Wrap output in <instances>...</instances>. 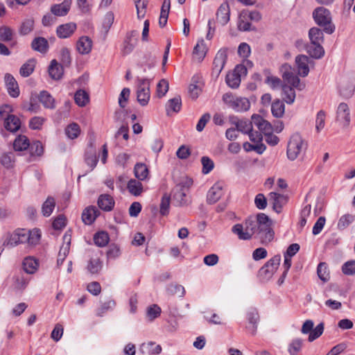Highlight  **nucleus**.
<instances>
[{"label":"nucleus","instance_id":"59","mask_svg":"<svg viewBox=\"0 0 355 355\" xmlns=\"http://www.w3.org/2000/svg\"><path fill=\"white\" fill-rule=\"evenodd\" d=\"M201 163L202 165V172L203 174H208L214 167V162L207 156H203L201 158Z\"/></svg>","mask_w":355,"mask_h":355},{"label":"nucleus","instance_id":"48","mask_svg":"<svg viewBox=\"0 0 355 355\" xmlns=\"http://www.w3.org/2000/svg\"><path fill=\"white\" fill-rule=\"evenodd\" d=\"M109 240V235L105 232H98L94 236V243L98 247L105 246L108 243Z\"/></svg>","mask_w":355,"mask_h":355},{"label":"nucleus","instance_id":"62","mask_svg":"<svg viewBox=\"0 0 355 355\" xmlns=\"http://www.w3.org/2000/svg\"><path fill=\"white\" fill-rule=\"evenodd\" d=\"M324 331V324L320 322L318 324L315 329H313L309 336V341L313 342L315 339L318 338Z\"/></svg>","mask_w":355,"mask_h":355},{"label":"nucleus","instance_id":"64","mask_svg":"<svg viewBox=\"0 0 355 355\" xmlns=\"http://www.w3.org/2000/svg\"><path fill=\"white\" fill-rule=\"evenodd\" d=\"M342 272L345 275H355V261L350 260L345 262L342 266Z\"/></svg>","mask_w":355,"mask_h":355},{"label":"nucleus","instance_id":"1","mask_svg":"<svg viewBox=\"0 0 355 355\" xmlns=\"http://www.w3.org/2000/svg\"><path fill=\"white\" fill-rule=\"evenodd\" d=\"M232 231L240 240H250L254 237L263 244L271 242L275 234L271 227V221L263 213L250 216L242 223L234 225Z\"/></svg>","mask_w":355,"mask_h":355},{"label":"nucleus","instance_id":"55","mask_svg":"<svg viewBox=\"0 0 355 355\" xmlns=\"http://www.w3.org/2000/svg\"><path fill=\"white\" fill-rule=\"evenodd\" d=\"M116 305V302L113 300H108L103 302L101 307L98 309L96 311V315L99 317L103 316V315L109 310H112Z\"/></svg>","mask_w":355,"mask_h":355},{"label":"nucleus","instance_id":"8","mask_svg":"<svg viewBox=\"0 0 355 355\" xmlns=\"http://www.w3.org/2000/svg\"><path fill=\"white\" fill-rule=\"evenodd\" d=\"M281 261V256L277 254L268 260L260 269L259 274L266 279L270 278L275 272Z\"/></svg>","mask_w":355,"mask_h":355},{"label":"nucleus","instance_id":"56","mask_svg":"<svg viewBox=\"0 0 355 355\" xmlns=\"http://www.w3.org/2000/svg\"><path fill=\"white\" fill-rule=\"evenodd\" d=\"M30 153L34 156H41L43 154L44 148L40 141H35L29 146Z\"/></svg>","mask_w":355,"mask_h":355},{"label":"nucleus","instance_id":"31","mask_svg":"<svg viewBox=\"0 0 355 355\" xmlns=\"http://www.w3.org/2000/svg\"><path fill=\"white\" fill-rule=\"evenodd\" d=\"M103 268V262L98 257L91 258L87 263V271L92 274H98Z\"/></svg>","mask_w":355,"mask_h":355},{"label":"nucleus","instance_id":"30","mask_svg":"<svg viewBox=\"0 0 355 355\" xmlns=\"http://www.w3.org/2000/svg\"><path fill=\"white\" fill-rule=\"evenodd\" d=\"M31 47L34 51L45 53L48 51L49 43L44 37H37L33 40Z\"/></svg>","mask_w":355,"mask_h":355},{"label":"nucleus","instance_id":"27","mask_svg":"<svg viewBox=\"0 0 355 355\" xmlns=\"http://www.w3.org/2000/svg\"><path fill=\"white\" fill-rule=\"evenodd\" d=\"M306 49L309 55L315 59L321 58L324 54V50L322 44L311 42L306 46Z\"/></svg>","mask_w":355,"mask_h":355},{"label":"nucleus","instance_id":"37","mask_svg":"<svg viewBox=\"0 0 355 355\" xmlns=\"http://www.w3.org/2000/svg\"><path fill=\"white\" fill-rule=\"evenodd\" d=\"M285 111V105L283 101L280 100L275 101L271 105V112L276 118L283 116Z\"/></svg>","mask_w":355,"mask_h":355},{"label":"nucleus","instance_id":"46","mask_svg":"<svg viewBox=\"0 0 355 355\" xmlns=\"http://www.w3.org/2000/svg\"><path fill=\"white\" fill-rule=\"evenodd\" d=\"M74 100L78 106L83 107L89 102V95L85 91L79 89L74 95Z\"/></svg>","mask_w":355,"mask_h":355},{"label":"nucleus","instance_id":"10","mask_svg":"<svg viewBox=\"0 0 355 355\" xmlns=\"http://www.w3.org/2000/svg\"><path fill=\"white\" fill-rule=\"evenodd\" d=\"M28 230L25 229H18L10 235L8 244L12 246H16L20 243H28Z\"/></svg>","mask_w":355,"mask_h":355},{"label":"nucleus","instance_id":"45","mask_svg":"<svg viewBox=\"0 0 355 355\" xmlns=\"http://www.w3.org/2000/svg\"><path fill=\"white\" fill-rule=\"evenodd\" d=\"M317 273L318 277L324 282H327L330 278L327 264L324 262H321L318 264Z\"/></svg>","mask_w":355,"mask_h":355},{"label":"nucleus","instance_id":"4","mask_svg":"<svg viewBox=\"0 0 355 355\" xmlns=\"http://www.w3.org/2000/svg\"><path fill=\"white\" fill-rule=\"evenodd\" d=\"M307 146L306 141L300 134L293 135L287 146L286 154L288 159L291 161L295 160L300 155L305 153Z\"/></svg>","mask_w":355,"mask_h":355},{"label":"nucleus","instance_id":"12","mask_svg":"<svg viewBox=\"0 0 355 355\" xmlns=\"http://www.w3.org/2000/svg\"><path fill=\"white\" fill-rule=\"evenodd\" d=\"M227 60V50L220 49L218 51L213 62V73L218 76L223 70Z\"/></svg>","mask_w":355,"mask_h":355},{"label":"nucleus","instance_id":"32","mask_svg":"<svg viewBox=\"0 0 355 355\" xmlns=\"http://www.w3.org/2000/svg\"><path fill=\"white\" fill-rule=\"evenodd\" d=\"M128 191L135 196H140L143 191V184L137 180L131 179L127 184Z\"/></svg>","mask_w":355,"mask_h":355},{"label":"nucleus","instance_id":"21","mask_svg":"<svg viewBox=\"0 0 355 355\" xmlns=\"http://www.w3.org/2000/svg\"><path fill=\"white\" fill-rule=\"evenodd\" d=\"M71 4V0H64L61 3L53 5L51 12L55 16H65L70 10Z\"/></svg>","mask_w":355,"mask_h":355},{"label":"nucleus","instance_id":"41","mask_svg":"<svg viewBox=\"0 0 355 355\" xmlns=\"http://www.w3.org/2000/svg\"><path fill=\"white\" fill-rule=\"evenodd\" d=\"M35 67V60L30 59L21 67L19 73L23 77H28L33 72Z\"/></svg>","mask_w":355,"mask_h":355},{"label":"nucleus","instance_id":"61","mask_svg":"<svg viewBox=\"0 0 355 355\" xmlns=\"http://www.w3.org/2000/svg\"><path fill=\"white\" fill-rule=\"evenodd\" d=\"M354 216L351 214H345L342 216L338 223V228L344 230L349 226L354 220Z\"/></svg>","mask_w":355,"mask_h":355},{"label":"nucleus","instance_id":"57","mask_svg":"<svg viewBox=\"0 0 355 355\" xmlns=\"http://www.w3.org/2000/svg\"><path fill=\"white\" fill-rule=\"evenodd\" d=\"M185 196L184 186L181 184H178L173 189V198L179 201L180 205H182Z\"/></svg>","mask_w":355,"mask_h":355},{"label":"nucleus","instance_id":"22","mask_svg":"<svg viewBox=\"0 0 355 355\" xmlns=\"http://www.w3.org/2000/svg\"><path fill=\"white\" fill-rule=\"evenodd\" d=\"M97 203L99 208L105 211H112L115 205L114 198L109 194H101Z\"/></svg>","mask_w":355,"mask_h":355},{"label":"nucleus","instance_id":"5","mask_svg":"<svg viewBox=\"0 0 355 355\" xmlns=\"http://www.w3.org/2000/svg\"><path fill=\"white\" fill-rule=\"evenodd\" d=\"M223 101L228 107L237 112H246L250 107V103L247 98L238 96L232 93L223 94Z\"/></svg>","mask_w":355,"mask_h":355},{"label":"nucleus","instance_id":"39","mask_svg":"<svg viewBox=\"0 0 355 355\" xmlns=\"http://www.w3.org/2000/svg\"><path fill=\"white\" fill-rule=\"evenodd\" d=\"M55 206V199L51 196L48 197L42 206L43 216L46 217L49 216L52 214Z\"/></svg>","mask_w":355,"mask_h":355},{"label":"nucleus","instance_id":"18","mask_svg":"<svg viewBox=\"0 0 355 355\" xmlns=\"http://www.w3.org/2000/svg\"><path fill=\"white\" fill-rule=\"evenodd\" d=\"M4 79L9 95L13 98L19 96V88L15 78L11 74L6 73Z\"/></svg>","mask_w":355,"mask_h":355},{"label":"nucleus","instance_id":"2","mask_svg":"<svg viewBox=\"0 0 355 355\" xmlns=\"http://www.w3.org/2000/svg\"><path fill=\"white\" fill-rule=\"evenodd\" d=\"M284 84L282 85V97L288 104H292L295 99V89L302 91L305 88V83H301L295 70L288 64L281 67Z\"/></svg>","mask_w":355,"mask_h":355},{"label":"nucleus","instance_id":"16","mask_svg":"<svg viewBox=\"0 0 355 355\" xmlns=\"http://www.w3.org/2000/svg\"><path fill=\"white\" fill-rule=\"evenodd\" d=\"M309 58L304 55H299L295 58V64L297 68L298 74L300 76L306 77L309 73Z\"/></svg>","mask_w":355,"mask_h":355},{"label":"nucleus","instance_id":"15","mask_svg":"<svg viewBox=\"0 0 355 355\" xmlns=\"http://www.w3.org/2000/svg\"><path fill=\"white\" fill-rule=\"evenodd\" d=\"M269 201L272 203L273 209L277 213H280L282 211V207L287 202V198L282 194L276 192H271L269 194Z\"/></svg>","mask_w":355,"mask_h":355},{"label":"nucleus","instance_id":"33","mask_svg":"<svg viewBox=\"0 0 355 355\" xmlns=\"http://www.w3.org/2000/svg\"><path fill=\"white\" fill-rule=\"evenodd\" d=\"M323 30L318 27H313L309 31V37L311 42L322 44L324 42Z\"/></svg>","mask_w":355,"mask_h":355},{"label":"nucleus","instance_id":"58","mask_svg":"<svg viewBox=\"0 0 355 355\" xmlns=\"http://www.w3.org/2000/svg\"><path fill=\"white\" fill-rule=\"evenodd\" d=\"M326 114L323 110L318 112L315 119V130L320 132L324 127L325 125Z\"/></svg>","mask_w":355,"mask_h":355},{"label":"nucleus","instance_id":"34","mask_svg":"<svg viewBox=\"0 0 355 355\" xmlns=\"http://www.w3.org/2000/svg\"><path fill=\"white\" fill-rule=\"evenodd\" d=\"M135 177L139 180H144L148 178L149 171L147 166L143 163H137L134 168Z\"/></svg>","mask_w":355,"mask_h":355},{"label":"nucleus","instance_id":"63","mask_svg":"<svg viewBox=\"0 0 355 355\" xmlns=\"http://www.w3.org/2000/svg\"><path fill=\"white\" fill-rule=\"evenodd\" d=\"M161 309L157 304H153L147 309L146 315L151 321L159 317Z\"/></svg>","mask_w":355,"mask_h":355},{"label":"nucleus","instance_id":"29","mask_svg":"<svg viewBox=\"0 0 355 355\" xmlns=\"http://www.w3.org/2000/svg\"><path fill=\"white\" fill-rule=\"evenodd\" d=\"M40 102L46 109H54L55 102L54 98L47 91H42L38 96Z\"/></svg>","mask_w":355,"mask_h":355},{"label":"nucleus","instance_id":"19","mask_svg":"<svg viewBox=\"0 0 355 355\" xmlns=\"http://www.w3.org/2000/svg\"><path fill=\"white\" fill-rule=\"evenodd\" d=\"M230 121L236 126L237 131L241 132L243 134H248L252 129V120L249 121L247 119H238L236 117H232Z\"/></svg>","mask_w":355,"mask_h":355},{"label":"nucleus","instance_id":"44","mask_svg":"<svg viewBox=\"0 0 355 355\" xmlns=\"http://www.w3.org/2000/svg\"><path fill=\"white\" fill-rule=\"evenodd\" d=\"M205 45L203 40L198 42L193 49V58L200 62L205 58Z\"/></svg>","mask_w":355,"mask_h":355},{"label":"nucleus","instance_id":"17","mask_svg":"<svg viewBox=\"0 0 355 355\" xmlns=\"http://www.w3.org/2000/svg\"><path fill=\"white\" fill-rule=\"evenodd\" d=\"M92 40L88 36L80 37L76 42V50L81 55L89 54L92 49Z\"/></svg>","mask_w":355,"mask_h":355},{"label":"nucleus","instance_id":"43","mask_svg":"<svg viewBox=\"0 0 355 355\" xmlns=\"http://www.w3.org/2000/svg\"><path fill=\"white\" fill-rule=\"evenodd\" d=\"M85 160L86 164L90 167L91 170H93L96 167L98 162V158L96 151L92 146H91L89 150L86 152Z\"/></svg>","mask_w":355,"mask_h":355},{"label":"nucleus","instance_id":"3","mask_svg":"<svg viewBox=\"0 0 355 355\" xmlns=\"http://www.w3.org/2000/svg\"><path fill=\"white\" fill-rule=\"evenodd\" d=\"M315 23L321 27L327 34H332L335 31V26L332 22L331 12L323 6L315 8L312 13Z\"/></svg>","mask_w":355,"mask_h":355},{"label":"nucleus","instance_id":"13","mask_svg":"<svg viewBox=\"0 0 355 355\" xmlns=\"http://www.w3.org/2000/svg\"><path fill=\"white\" fill-rule=\"evenodd\" d=\"M253 124L264 135L272 132V125L259 114H253L251 117Z\"/></svg>","mask_w":355,"mask_h":355},{"label":"nucleus","instance_id":"50","mask_svg":"<svg viewBox=\"0 0 355 355\" xmlns=\"http://www.w3.org/2000/svg\"><path fill=\"white\" fill-rule=\"evenodd\" d=\"M170 196L168 195L167 193H164L162 198L159 206V212L161 215L166 216L168 214L170 208Z\"/></svg>","mask_w":355,"mask_h":355},{"label":"nucleus","instance_id":"28","mask_svg":"<svg viewBox=\"0 0 355 355\" xmlns=\"http://www.w3.org/2000/svg\"><path fill=\"white\" fill-rule=\"evenodd\" d=\"M23 268L28 274L35 273L39 266V262L37 259L33 257H27L23 261Z\"/></svg>","mask_w":355,"mask_h":355},{"label":"nucleus","instance_id":"24","mask_svg":"<svg viewBox=\"0 0 355 355\" xmlns=\"http://www.w3.org/2000/svg\"><path fill=\"white\" fill-rule=\"evenodd\" d=\"M100 214L94 206L87 207L82 214V220L85 225H91Z\"/></svg>","mask_w":355,"mask_h":355},{"label":"nucleus","instance_id":"14","mask_svg":"<svg viewBox=\"0 0 355 355\" xmlns=\"http://www.w3.org/2000/svg\"><path fill=\"white\" fill-rule=\"evenodd\" d=\"M76 29V24L73 22H69L58 26L56 28V34L59 38L65 39L70 37Z\"/></svg>","mask_w":355,"mask_h":355},{"label":"nucleus","instance_id":"11","mask_svg":"<svg viewBox=\"0 0 355 355\" xmlns=\"http://www.w3.org/2000/svg\"><path fill=\"white\" fill-rule=\"evenodd\" d=\"M223 184L220 182H216L208 191L207 201L209 204L216 203L223 196Z\"/></svg>","mask_w":355,"mask_h":355},{"label":"nucleus","instance_id":"53","mask_svg":"<svg viewBox=\"0 0 355 355\" xmlns=\"http://www.w3.org/2000/svg\"><path fill=\"white\" fill-rule=\"evenodd\" d=\"M243 146L244 150L247 152L254 150L259 154L263 153L266 148V146L263 144H252L248 141L245 142Z\"/></svg>","mask_w":355,"mask_h":355},{"label":"nucleus","instance_id":"20","mask_svg":"<svg viewBox=\"0 0 355 355\" xmlns=\"http://www.w3.org/2000/svg\"><path fill=\"white\" fill-rule=\"evenodd\" d=\"M230 9L228 3H223L216 12V19L223 26L230 21Z\"/></svg>","mask_w":355,"mask_h":355},{"label":"nucleus","instance_id":"6","mask_svg":"<svg viewBox=\"0 0 355 355\" xmlns=\"http://www.w3.org/2000/svg\"><path fill=\"white\" fill-rule=\"evenodd\" d=\"M11 112L12 107L9 105H4L0 107V116L1 117H5V128L10 132H14L19 129L21 122L17 116L13 114H10V112Z\"/></svg>","mask_w":355,"mask_h":355},{"label":"nucleus","instance_id":"52","mask_svg":"<svg viewBox=\"0 0 355 355\" xmlns=\"http://www.w3.org/2000/svg\"><path fill=\"white\" fill-rule=\"evenodd\" d=\"M28 243L31 245H37L41 238V232L39 229L35 228L32 230H28Z\"/></svg>","mask_w":355,"mask_h":355},{"label":"nucleus","instance_id":"38","mask_svg":"<svg viewBox=\"0 0 355 355\" xmlns=\"http://www.w3.org/2000/svg\"><path fill=\"white\" fill-rule=\"evenodd\" d=\"M71 234L69 231L66 232L63 236V243L60 247L58 254L67 257L69 252L70 245H71Z\"/></svg>","mask_w":355,"mask_h":355},{"label":"nucleus","instance_id":"7","mask_svg":"<svg viewBox=\"0 0 355 355\" xmlns=\"http://www.w3.org/2000/svg\"><path fill=\"white\" fill-rule=\"evenodd\" d=\"M137 100L141 106L148 105L150 97V81L147 78H137Z\"/></svg>","mask_w":355,"mask_h":355},{"label":"nucleus","instance_id":"42","mask_svg":"<svg viewBox=\"0 0 355 355\" xmlns=\"http://www.w3.org/2000/svg\"><path fill=\"white\" fill-rule=\"evenodd\" d=\"M12 287L17 291H24L28 284V280L23 275H16L13 277Z\"/></svg>","mask_w":355,"mask_h":355},{"label":"nucleus","instance_id":"9","mask_svg":"<svg viewBox=\"0 0 355 355\" xmlns=\"http://www.w3.org/2000/svg\"><path fill=\"white\" fill-rule=\"evenodd\" d=\"M336 120L344 128L349 126L350 123L349 109L346 103H341L339 104L336 112Z\"/></svg>","mask_w":355,"mask_h":355},{"label":"nucleus","instance_id":"23","mask_svg":"<svg viewBox=\"0 0 355 355\" xmlns=\"http://www.w3.org/2000/svg\"><path fill=\"white\" fill-rule=\"evenodd\" d=\"M162 349L161 345H156L153 342H148L141 345L139 352L143 355H156L160 354Z\"/></svg>","mask_w":355,"mask_h":355},{"label":"nucleus","instance_id":"26","mask_svg":"<svg viewBox=\"0 0 355 355\" xmlns=\"http://www.w3.org/2000/svg\"><path fill=\"white\" fill-rule=\"evenodd\" d=\"M49 76L55 80H58L62 78L63 76V68L56 60H51L48 69Z\"/></svg>","mask_w":355,"mask_h":355},{"label":"nucleus","instance_id":"49","mask_svg":"<svg viewBox=\"0 0 355 355\" xmlns=\"http://www.w3.org/2000/svg\"><path fill=\"white\" fill-rule=\"evenodd\" d=\"M225 80L229 87L236 89L239 87L241 78H240L238 75L231 71L227 74Z\"/></svg>","mask_w":355,"mask_h":355},{"label":"nucleus","instance_id":"40","mask_svg":"<svg viewBox=\"0 0 355 355\" xmlns=\"http://www.w3.org/2000/svg\"><path fill=\"white\" fill-rule=\"evenodd\" d=\"M182 107V101L180 96H175L170 100H168L166 109L167 114H169L170 110L173 112H178Z\"/></svg>","mask_w":355,"mask_h":355},{"label":"nucleus","instance_id":"35","mask_svg":"<svg viewBox=\"0 0 355 355\" xmlns=\"http://www.w3.org/2000/svg\"><path fill=\"white\" fill-rule=\"evenodd\" d=\"M29 146V140L25 135L18 136L13 142L14 149L18 151L26 150Z\"/></svg>","mask_w":355,"mask_h":355},{"label":"nucleus","instance_id":"51","mask_svg":"<svg viewBox=\"0 0 355 355\" xmlns=\"http://www.w3.org/2000/svg\"><path fill=\"white\" fill-rule=\"evenodd\" d=\"M34 27V20L31 18L25 19L22 23L19 28V34L26 35L30 33Z\"/></svg>","mask_w":355,"mask_h":355},{"label":"nucleus","instance_id":"36","mask_svg":"<svg viewBox=\"0 0 355 355\" xmlns=\"http://www.w3.org/2000/svg\"><path fill=\"white\" fill-rule=\"evenodd\" d=\"M64 132L69 139H74L80 135L81 130L78 123H71L66 127Z\"/></svg>","mask_w":355,"mask_h":355},{"label":"nucleus","instance_id":"47","mask_svg":"<svg viewBox=\"0 0 355 355\" xmlns=\"http://www.w3.org/2000/svg\"><path fill=\"white\" fill-rule=\"evenodd\" d=\"M303 345V340L301 338H295L291 341L288 347V352L290 355H297L301 351Z\"/></svg>","mask_w":355,"mask_h":355},{"label":"nucleus","instance_id":"54","mask_svg":"<svg viewBox=\"0 0 355 355\" xmlns=\"http://www.w3.org/2000/svg\"><path fill=\"white\" fill-rule=\"evenodd\" d=\"M13 31L8 26H2L0 27V40L10 42L13 37Z\"/></svg>","mask_w":355,"mask_h":355},{"label":"nucleus","instance_id":"60","mask_svg":"<svg viewBox=\"0 0 355 355\" xmlns=\"http://www.w3.org/2000/svg\"><path fill=\"white\" fill-rule=\"evenodd\" d=\"M168 82L166 79H162L157 85V94L159 98H162L168 90Z\"/></svg>","mask_w":355,"mask_h":355},{"label":"nucleus","instance_id":"25","mask_svg":"<svg viewBox=\"0 0 355 355\" xmlns=\"http://www.w3.org/2000/svg\"><path fill=\"white\" fill-rule=\"evenodd\" d=\"M247 319L250 326L247 328L252 335H254L257 331V323L259 320V315L256 309H250L247 313Z\"/></svg>","mask_w":355,"mask_h":355}]
</instances>
